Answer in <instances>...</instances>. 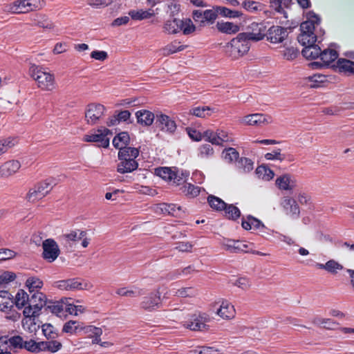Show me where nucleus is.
<instances>
[{
    "label": "nucleus",
    "mask_w": 354,
    "mask_h": 354,
    "mask_svg": "<svg viewBox=\"0 0 354 354\" xmlns=\"http://www.w3.org/2000/svg\"><path fill=\"white\" fill-rule=\"evenodd\" d=\"M29 301L28 295L24 290H19L15 296V305L19 308L21 309L25 307Z\"/></svg>",
    "instance_id": "obj_50"
},
{
    "label": "nucleus",
    "mask_w": 354,
    "mask_h": 354,
    "mask_svg": "<svg viewBox=\"0 0 354 354\" xmlns=\"http://www.w3.org/2000/svg\"><path fill=\"white\" fill-rule=\"evenodd\" d=\"M322 51L320 47L314 44L305 46L302 50V55L306 59H315L319 58Z\"/></svg>",
    "instance_id": "obj_36"
},
{
    "label": "nucleus",
    "mask_w": 354,
    "mask_h": 354,
    "mask_svg": "<svg viewBox=\"0 0 354 354\" xmlns=\"http://www.w3.org/2000/svg\"><path fill=\"white\" fill-rule=\"evenodd\" d=\"M335 71L347 75H354V62L340 58L331 66Z\"/></svg>",
    "instance_id": "obj_26"
},
{
    "label": "nucleus",
    "mask_w": 354,
    "mask_h": 354,
    "mask_svg": "<svg viewBox=\"0 0 354 354\" xmlns=\"http://www.w3.org/2000/svg\"><path fill=\"white\" fill-rule=\"evenodd\" d=\"M28 75L35 81L37 87L42 91L52 92L57 88L55 75L41 66L30 64Z\"/></svg>",
    "instance_id": "obj_1"
},
{
    "label": "nucleus",
    "mask_w": 354,
    "mask_h": 354,
    "mask_svg": "<svg viewBox=\"0 0 354 354\" xmlns=\"http://www.w3.org/2000/svg\"><path fill=\"white\" fill-rule=\"evenodd\" d=\"M33 298L38 299L39 303L36 304L33 306H25L24 310L23 311V314L24 315V318H35L36 316L38 315L39 311L41 308V307L45 305L46 303V297L41 292H36L33 295Z\"/></svg>",
    "instance_id": "obj_21"
},
{
    "label": "nucleus",
    "mask_w": 354,
    "mask_h": 354,
    "mask_svg": "<svg viewBox=\"0 0 354 354\" xmlns=\"http://www.w3.org/2000/svg\"><path fill=\"white\" fill-rule=\"evenodd\" d=\"M116 293L122 297H137L143 295L144 291L142 288L137 286L123 287L118 288Z\"/></svg>",
    "instance_id": "obj_32"
},
{
    "label": "nucleus",
    "mask_w": 354,
    "mask_h": 354,
    "mask_svg": "<svg viewBox=\"0 0 354 354\" xmlns=\"http://www.w3.org/2000/svg\"><path fill=\"white\" fill-rule=\"evenodd\" d=\"M129 15L133 20L141 21L143 19H150L155 15V12L154 10L151 8L148 10H131L129 12Z\"/></svg>",
    "instance_id": "obj_34"
},
{
    "label": "nucleus",
    "mask_w": 354,
    "mask_h": 354,
    "mask_svg": "<svg viewBox=\"0 0 354 354\" xmlns=\"http://www.w3.org/2000/svg\"><path fill=\"white\" fill-rule=\"evenodd\" d=\"M214 109L208 106L193 107L189 111V114L197 118H206L212 115Z\"/></svg>",
    "instance_id": "obj_35"
},
{
    "label": "nucleus",
    "mask_w": 354,
    "mask_h": 354,
    "mask_svg": "<svg viewBox=\"0 0 354 354\" xmlns=\"http://www.w3.org/2000/svg\"><path fill=\"white\" fill-rule=\"evenodd\" d=\"M316 266L332 274H336L339 270H342L344 268L342 265L333 259L328 261L325 264L317 263Z\"/></svg>",
    "instance_id": "obj_41"
},
{
    "label": "nucleus",
    "mask_w": 354,
    "mask_h": 354,
    "mask_svg": "<svg viewBox=\"0 0 354 354\" xmlns=\"http://www.w3.org/2000/svg\"><path fill=\"white\" fill-rule=\"evenodd\" d=\"M216 26L220 32L227 35L236 34L240 30L239 25L230 21H218Z\"/></svg>",
    "instance_id": "obj_30"
},
{
    "label": "nucleus",
    "mask_w": 354,
    "mask_h": 354,
    "mask_svg": "<svg viewBox=\"0 0 354 354\" xmlns=\"http://www.w3.org/2000/svg\"><path fill=\"white\" fill-rule=\"evenodd\" d=\"M275 185L281 191L291 192L296 187L297 181L290 174H285L276 178Z\"/></svg>",
    "instance_id": "obj_23"
},
{
    "label": "nucleus",
    "mask_w": 354,
    "mask_h": 354,
    "mask_svg": "<svg viewBox=\"0 0 354 354\" xmlns=\"http://www.w3.org/2000/svg\"><path fill=\"white\" fill-rule=\"evenodd\" d=\"M137 122L143 127H150L156 118L155 114L147 109L137 111L135 113Z\"/></svg>",
    "instance_id": "obj_27"
},
{
    "label": "nucleus",
    "mask_w": 354,
    "mask_h": 354,
    "mask_svg": "<svg viewBox=\"0 0 354 354\" xmlns=\"http://www.w3.org/2000/svg\"><path fill=\"white\" fill-rule=\"evenodd\" d=\"M42 257L48 263L55 261L60 254V249L53 239H47L42 243Z\"/></svg>",
    "instance_id": "obj_15"
},
{
    "label": "nucleus",
    "mask_w": 354,
    "mask_h": 354,
    "mask_svg": "<svg viewBox=\"0 0 354 354\" xmlns=\"http://www.w3.org/2000/svg\"><path fill=\"white\" fill-rule=\"evenodd\" d=\"M207 318L204 314H193L183 322V326L193 331H202L207 329Z\"/></svg>",
    "instance_id": "obj_16"
},
{
    "label": "nucleus",
    "mask_w": 354,
    "mask_h": 354,
    "mask_svg": "<svg viewBox=\"0 0 354 354\" xmlns=\"http://www.w3.org/2000/svg\"><path fill=\"white\" fill-rule=\"evenodd\" d=\"M338 53L330 47L322 51L319 60L310 64L312 68H319L324 67H331L335 64V61L338 57Z\"/></svg>",
    "instance_id": "obj_14"
},
{
    "label": "nucleus",
    "mask_w": 354,
    "mask_h": 354,
    "mask_svg": "<svg viewBox=\"0 0 354 354\" xmlns=\"http://www.w3.org/2000/svg\"><path fill=\"white\" fill-rule=\"evenodd\" d=\"M223 248L232 253L247 252L248 245L243 241L227 240L223 243Z\"/></svg>",
    "instance_id": "obj_28"
},
{
    "label": "nucleus",
    "mask_w": 354,
    "mask_h": 354,
    "mask_svg": "<svg viewBox=\"0 0 354 354\" xmlns=\"http://www.w3.org/2000/svg\"><path fill=\"white\" fill-rule=\"evenodd\" d=\"M22 326L25 330L30 333H35L39 328V326L36 324L35 319L34 318H24L22 320Z\"/></svg>",
    "instance_id": "obj_57"
},
{
    "label": "nucleus",
    "mask_w": 354,
    "mask_h": 354,
    "mask_svg": "<svg viewBox=\"0 0 354 354\" xmlns=\"http://www.w3.org/2000/svg\"><path fill=\"white\" fill-rule=\"evenodd\" d=\"M207 202L209 206L217 212L223 211L226 207V203L222 199L213 195L207 197Z\"/></svg>",
    "instance_id": "obj_43"
},
{
    "label": "nucleus",
    "mask_w": 354,
    "mask_h": 354,
    "mask_svg": "<svg viewBox=\"0 0 354 354\" xmlns=\"http://www.w3.org/2000/svg\"><path fill=\"white\" fill-rule=\"evenodd\" d=\"M216 10L221 16L228 18H239L243 16V13L238 10H232L227 8L223 6H218L216 8Z\"/></svg>",
    "instance_id": "obj_47"
},
{
    "label": "nucleus",
    "mask_w": 354,
    "mask_h": 354,
    "mask_svg": "<svg viewBox=\"0 0 354 354\" xmlns=\"http://www.w3.org/2000/svg\"><path fill=\"white\" fill-rule=\"evenodd\" d=\"M162 305L161 293L158 290L144 297L140 303V308L147 312L155 311L161 308Z\"/></svg>",
    "instance_id": "obj_12"
},
{
    "label": "nucleus",
    "mask_w": 354,
    "mask_h": 354,
    "mask_svg": "<svg viewBox=\"0 0 354 354\" xmlns=\"http://www.w3.org/2000/svg\"><path fill=\"white\" fill-rule=\"evenodd\" d=\"M130 137L127 132H120L118 133L113 139V145L120 151L124 150L129 143Z\"/></svg>",
    "instance_id": "obj_31"
},
{
    "label": "nucleus",
    "mask_w": 354,
    "mask_h": 354,
    "mask_svg": "<svg viewBox=\"0 0 354 354\" xmlns=\"http://www.w3.org/2000/svg\"><path fill=\"white\" fill-rule=\"evenodd\" d=\"M241 226L245 230H259L263 234L270 235V232H274V230L266 227L259 219L251 215L243 217Z\"/></svg>",
    "instance_id": "obj_17"
},
{
    "label": "nucleus",
    "mask_w": 354,
    "mask_h": 354,
    "mask_svg": "<svg viewBox=\"0 0 354 354\" xmlns=\"http://www.w3.org/2000/svg\"><path fill=\"white\" fill-rule=\"evenodd\" d=\"M17 144L18 139L15 137L10 136L0 139V157L6 153Z\"/></svg>",
    "instance_id": "obj_38"
},
{
    "label": "nucleus",
    "mask_w": 354,
    "mask_h": 354,
    "mask_svg": "<svg viewBox=\"0 0 354 354\" xmlns=\"http://www.w3.org/2000/svg\"><path fill=\"white\" fill-rule=\"evenodd\" d=\"M313 323L318 326H323L327 329H334L337 326V324L333 322L330 319L315 317L313 320Z\"/></svg>",
    "instance_id": "obj_48"
},
{
    "label": "nucleus",
    "mask_w": 354,
    "mask_h": 354,
    "mask_svg": "<svg viewBox=\"0 0 354 354\" xmlns=\"http://www.w3.org/2000/svg\"><path fill=\"white\" fill-rule=\"evenodd\" d=\"M55 286L61 290L76 291L91 290L93 288V284L77 278H72L58 281L55 282Z\"/></svg>",
    "instance_id": "obj_11"
},
{
    "label": "nucleus",
    "mask_w": 354,
    "mask_h": 354,
    "mask_svg": "<svg viewBox=\"0 0 354 354\" xmlns=\"http://www.w3.org/2000/svg\"><path fill=\"white\" fill-rule=\"evenodd\" d=\"M196 30V26L190 19H180V31L185 35H190Z\"/></svg>",
    "instance_id": "obj_46"
},
{
    "label": "nucleus",
    "mask_w": 354,
    "mask_h": 354,
    "mask_svg": "<svg viewBox=\"0 0 354 354\" xmlns=\"http://www.w3.org/2000/svg\"><path fill=\"white\" fill-rule=\"evenodd\" d=\"M204 140L210 142L212 145L218 146L217 138V130L207 129L203 131Z\"/></svg>",
    "instance_id": "obj_60"
},
{
    "label": "nucleus",
    "mask_w": 354,
    "mask_h": 354,
    "mask_svg": "<svg viewBox=\"0 0 354 354\" xmlns=\"http://www.w3.org/2000/svg\"><path fill=\"white\" fill-rule=\"evenodd\" d=\"M232 284L243 290H247L251 286V281L248 277H241L233 281Z\"/></svg>",
    "instance_id": "obj_62"
},
{
    "label": "nucleus",
    "mask_w": 354,
    "mask_h": 354,
    "mask_svg": "<svg viewBox=\"0 0 354 354\" xmlns=\"http://www.w3.org/2000/svg\"><path fill=\"white\" fill-rule=\"evenodd\" d=\"M43 335L48 339H53L57 334L54 331V327L50 324H44L41 326Z\"/></svg>",
    "instance_id": "obj_63"
},
{
    "label": "nucleus",
    "mask_w": 354,
    "mask_h": 354,
    "mask_svg": "<svg viewBox=\"0 0 354 354\" xmlns=\"http://www.w3.org/2000/svg\"><path fill=\"white\" fill-rule=\"evenodd\" d=\"M26 286L30 292L37 291L40 290L43 286V281L36 277H31L26 279Z\"/></svg>",
    "instance_id": "obj_44"
},
{
    "label": "nucleus",
    "mask_w": 354,
    "mask_h": 354,
    "mask_svg": "<svg viewBox=\"0 0 354 354\" xmlns=\"http://www.w3.org/2000/svg\"><path fill=\"white\" fill-rule=\"evenodd\" d=\"M21 167L20 161L11 159L2 162L0 165V178H8L19 172Z\"/></svg>",
    "instance_id": "obj_20"
},
{
    "label": "nucleus",
    "mask_w": 354,
    "mask_h": 354,
    "mask_svg": "<svg viewBox=\"0 0 354 354\" xmlns=\"http://www.w3.org/2000/svg\"><path fill=\"white\" fill-rule=\"evenodd\" d=\"M214 153V148L209 144L201 145L198 149V156L202 159L210 158Z\"/></svg>",
    "instance_id": "obj_45"
},
{
    "label": "nucleus",
    "mask_w": 354,
    "mask_h": 354,
    "mask_svg": "<svg viewBox=\"0 0 354 354\" xmlns=\"http://www.w3.org/2000/svg\"><path fill=\"white\" fill-rule=\"evenodd\" d=\"M16 274L10 271H0V286H5L13 281Z\"/></svg>",
    "instance_id": "obj_61"
},
{
    "label": "nucleus",
    "mask_w": 354,
    "mask_h": 354,
    "mask_svg": "<svg viewBox=\"0 0 354 354\" xmlns=\"http://www.w3.org/2000/svg\"><path fill=\"white\" fill-rule=\"evenodd\" d=\"M201 188L191 183H187L182 187V192L187 196L194 198L198 196Z\"/></svg>",
    "instance_id": "obj_53"
},
{
    "label": "nucleus",
    "mask_w": 354,
    "mask_h": 354,
    "mask_svg": "<svg viewBox=\"0 0 354 354\" xmlns=\"http://www.w3.org/2000/svg\"><path fill=\"white\" fill-rule=\"evenodd\" d=\"M79 329H83V327L80 325V323L77 321L70 320L64 324L62 332L64 333L74 334Z\"/></svg>",
    "instance_id": "obj_49"
},
{
    "label": "nucleus",
    "mask_w": 354,
    "mask_h": 354,
    "mask_svg": "<svg viewBox=\"0 0 354 354\" xmlns=\"http://www.w3.org/2000/svg\"><path fill=\"white\" fill-rule=\"evenodd\" d=\"M251 32H242L247 39L250 41H259L262 40L266 35V27L260 24L252 23L250 26Z\"/></svg>",
    "instance_id": "obj_24"
},
{
    "label": "nucleus",
    "mask_w": 354,
    "mask_h": 354,
    "mask_svg": "<svg viewBox=\"0 0 354 354\" xmlns=\"http://www.w3.org/2000/svg\"><path fill=\"white\" fill-rule=\"evenodd\" d=\"M222 154L223 158L228 162H236L239 158V152L232 147L225 149Z\"/></svg>",
    "instance_id": "obj_56"
},
{
    "label": "nucleus",
    "mask_w": 354,
    "mask_h": 354,
    "mask_svg": "<svg viewBox=\"0 0 354 354\" xmlns=\"http://www.w3.org/2000/svg\"><path fill=\"white\" fill-rule=\"evenodd\" d=\"M66 311L73 316H78L83 314L86 311V307L82 305H75L73 304L68 303L65 306Z\"/></svg>",
    "instance_id": "obj_55"
},
{
    "label": "nucleus",
    "mask_w": 354,
    "mask_h": 354,
    "mask_svg": "<svg viewBox=\"0 0 354 354\" xmlns=\"http://www.w3.org/2000/svg\"><path fill=\"white\" fill-rule=\"evenodd\" d=\"M249 50V41L243 33H239L226 45V53L232 59L243 57Z\"/></svg>",
    "instance_id": "obj_6"
},
{
    "label": "nucleus",
    "mask_w": 354,
    "mask_h": 354,
    "mask_svg": "<svg viewBox=\"0 0 354 354\" xmlns=\"http://www.w3.org/2000/svg\"><path fill=\"white\" fill-rule=\"evenodd\" d=\"M156 123L160 131L168 133H174L177 129L176 121L160 111L156 114Z\"/></svg>",
    "instance_id": "obj_18"
},
{
    "label": "nucleus",
    "mask_w": 354,
    "mask_h": 354,
    "mask_svg": "<svg viewBox=\"0 0 354 354\" xmlns=\"http://www.w3.org/2000/svg\"><path fill=\"white\" fill-rule=\"evenodd\" d=\"M139 155V150L135 147H128L124 150L119 151L117 165V171L121 174L131 173L136 170L138 163L136 158Z\"/></svg>",
    "instance_id": "obj_3"
},
{
    "label": "nucleus",
    "mask_w": 354,
    "mask_h": 354,
    "mask_svg": "<svg viewBox=\"0 0 354 354\" xmlns=\"http://www.w3.org/2000/svg\"><path fill=\"white\" fill-rule=\"evenodd\" d=\"M280 206L283 209L285 214L292 218H298L300 216V208L296 200L293 198L286 196H283L281 201Z\"/></svg>",
    "instance_id": "obj_19"
},
{
    "label": "nucleus",
    "mask_w": 354,
    "mask_h": 354,
    "mask_svg": "<svg viewBox=\"0 0 354 354\" xmlns=\"http://www.w3.org/2000/svg\"><path fill=\"white\" fill-rule=\"evenodd\" d=\"M217 138L218 140V146H222L225 142L233 141L232 134L224 129H217Z\"/></svg>",
    "instance_id": "obj_58"
},
{
    "label": "nucleus",
    "mask_w": 354,
    "mask_h": 354,
    "mask_svg": "<svg viewBox=\"0 0 354 354\" xmlns=\"http://www.w3.org/2000/svg\"><path fill=\"white\" fill-rule=\"evenodd\" d=\"M154 174L167 183L179 185L185 182L189 176L187 170H180L177 167H160L156 168Z\"/></svg>",
    "instance_id": "obj_5"
},
{
    "label": "nucleus",
    "mask_w": 354,
    "mask_h": 354,
    "mask_svg": "<svg viewBox=\"0 0 354 354\" xmlns=\"http://www.w3.org/2000/svg\"><path fill=\"white\" fill-rule=\"evenodd\" d=\"M320 19L313 12L307 13V20L300 25L301 33L298 36V41L304 46L314 44L319 35L315 34V30L319 26Z\"/></svg>",
    "instance_id": "obj_2"
},
{
    "label": "nucleus",
    "mask_w": 354,
    "mask_h": 354,
    "mask_svg": "<svg viewBox=\"0 0 354 354\" xmlns=\"http://www.w3.org/2000/svg\"><path fill=\"white\" fill-rule=\"evenodd\" d=\"M53 180L47 178L36 184L28 192L26 198L30 203H36L48 194L53 187Z\"/></svg>",
    "instance_id": "obj_8"
},
{
    "label": "nucleus",
    "mask_w": 354,
    "mask_h": 354,
    "mask_svg": "<svg viewBox=\"0 0 354 354\" xmlns=\"http://www.w3.org/2000/svg\"><path fill=\"white\" fill-rule=\"evenodd\" d=\"M41 352L48 351L55 353L62 348V344L57 340L41 341Z\"/></svg>",
    "instance_id": "obj_39"
},
{
    "label": "nucleus",
    "mask_w": 354,
    "mask_h": 354,
    "mask_svg": "<svg viewBox=\"0 0 354 354\" xmlns=\"http://www.w3.org/2000/svg\"><path fill=\"white\" fill-rule=\"evenodd\" d=\"M24 339L19 335H15L11 337L7 336L0 337V345L8 346L10 344V346L14 348L22 349Z\"/></svg>",
    "instance_id": "obj_33"
},
{
    "label": "nucleus",
    "mask_w": 354,
    "mask_h": 354,
    "mask_svg": "<svg viewBox=\"0 0 354 354\" xmlns=\"http://www.w3.org/2000/svg\"><path fill=\"white\" fill-rule=\"evenodd\" d=\"M310 87L318 88L325 86L329 82L328 76L317 73L308 77Z\"/></svg>",
    "instance_id": "obj_37"
},
{
    "label": "nucleus",
    "mask_w": 354,
    "mask_h": 354,
    "mask_svg": "<svg viewBox=\"0 0 354 354\" xmlns=\"http://www.w3.org/2000/svg\"><path fill=\"white\" fill-rule=\"evenodd\" d=\"M44 0H15L4 6V11L12 14H26L41 9Z\"/></svg>",
    "instance_id": "obj_4"
},
{
    "label": "nucleus",
    "mask_w": 354,
    "mask_h": 354,
    "mask_svg": "<svg viewBox=\"0 0 354 354\" xmlns=\"http://www.w3.org/2000/svg\"><path fill=\"white\" fill-rule=\"evenodd\" d=\"M267 39L272 44L282 43L288 37L287 30L279 26H273L267 31Z\"/></svg>",
    "instance_id": "obj_22"
},
{
    "label": "nucleus",
    "mask_w": 354,
    "mask_h": 354,
    "mask_svg": "<svg viewBox=\"0 0 354 354\" xmlns=\"http://www.w3.org/2000/svg\"><path fill=\"white\" fill-rule=\"evenodd\" d=\"M240 169L244 173H248L254 169L253 162L247 158H242L240 160Z\"/></svg>",
    "instance_id": "obj_64"
},
{
    "label": "nucleus",
    "mask_w": 354,
    "mask_h": 354,
    "mask_svg": "<svg viewBox=\"0 0 354 354\" xmlns=\"http://www.w3.org/2000/svg\"><path fill=\"white\" fill-rule=\"evenodd\" d=\"M273 122L271 115L261 113L245 115L239 119V123L243 126L263 127Z\"/></svg>",
    "instance_id": "obj_10"
},
{
    "label": "nucleus",
    "mask_w": 354,
    "mask_h": 354,
    "mask_svg": "<svg viewBox=\"0 0 354 354\" xmlns=\"http://www.w3.org/2000/svg\"><path fill=\"white\" fill-rule=\"evenodd\" d=\"M41 342H36L32 339H26L24 342L23 348L24 349L34 353H38L41 352L40 347Z\"/></svg>",
    "instance_id": "obj_51"
},
{
    "label": "nucleus",
    "mask_w": 354,
    "mask_h": 354,
    "mask_svg": "<svg viewBox=\"0 0 354 354\" xmlns=\"http://www.w3.org/2000/svg\"><path fill=\"white\" fill-rule=\"evenodd\" d=\"M226 218L230 220H236L241 216V211L239 209L233 205H227L226 207L223 209Z\"/></svg>",
    "instance_id": "obj_54"
},
{
    "label": "nucleus",
    "mask_w": 354,
    "mask_h": 354,
    "mask_svg": "<svg viewBox=\"0 0 354 354\" xmlns=\"http://www.w3.org/2000/svg\"><path fill=\"white\" fill-rule=\"evenodd\" d=\"M196 295V290L192 287H183L178 289L174 295L178 297H192Z\"/></svg>",
    "instance_id": "obj_59"
},
{
    "label": "nucleus",
    "mask_w": 354,
    "mask_h": 354,
    "mask_svg": "<svg viewBox=\"0 0 354 354\" xmlns=\"http://www.w3.org/2000/svg\"><path fill=\"white\" fill-rule=\"evenodd\" d=\"M13 299L11 294L6 290L0 291V310L6 311L13 306Z\"/></svg>",
    "instance_id": "obj_40"
},
{
    "label": "nucleus",
    "mask_w": 354,
    "mask_h": 354,
    "mask_svg": "<svg viewBox=\"0 0 354 354\" xmlns=\"http://www.w3.org/2000/svg\"><path fill=\"white\" fill-rule=\"evenodd\" d=\"M163 29L168 34H177L180 32V19H173L167 20L163 26Z\"/></svg>",
    "instance_id": "obj_42"
},
{
    "label": "nucleus",
    "mask_w": 354,
    "mask_h": 354,
    "mask_svg": "<svg viewBox=\"0 0 354 354\" xmlns=\"http://www.w3.org/2000/svg\"><path fill=\"white\" fill-rule=\"evenodd\" d=\"M281 53L284 59L292 61L299 55V51L293 46H284L283 49L281 50Z\"/></svg>",
    "instance_id": "obj_52"
},
{
    "label": "nucleus",
    "mask_w": 354,
    "mask_h": 354,
    "mask_svg": "<svg viewBox=\"0 0 354 354\" xmlns=\"http://www.w3.org/2000/svg\"><path fill=\"white\" fill-rule=\"evenodd\" d=\"M216 313L223 319L231 320L236 316V310L232 303L223 300Z\"/></svg>",
    "instance_id": "obj_25"
},
{
    "label": "nucleus",
    "mask_w": 354,
    "mask_h": 354,
    "mask_svg": "<svg viewBox=\"0 0 354 354\" xmlns=\"http://www.w3.org/2000/svg\"><path fill=\"white\" fill-rule=\"evenodd\" d=\"M106 108L100 103L92 102L88 104L85 109V120L89 125L99 124L105 116Z\"/></svg>",
    "instance_id": "obj_9"
},
{
    "label": "nucleus",
    "mask_w": 354,
    "mask_h": 354,
    "mask_svg": "<svg viewBox=\"0 0 354 354\" xmlns=\"http://www.w3.org/2000/svg\"><path fill=\"white\" fill-rule=\"evenodd\" d=\"M62 238L69 245L75 244L77 241H81V245L84 248H86L91 242V239L88 237L86 231L80 229L71 230L64 234Z\"/></svg>",
    "instance_id": "obj_13"
},
{
    "label": "nucleus",
    "mask_w": 354,
    "mask_h": 354,
    "mask_svg": "<svg viewBox=\"0 0 354 354\" xmlns=\"http://www.w3.org/2000/svg\"><path fill=\"white\" fill-rule=\"evenodd\" d=\"M112 134L110 129L101 127L95 129L84 135L82 140L86 142H96L99 147L107 148L109 146L110 138Z\"/></svg>",
    "instance_id": "obj_7"
},
{
    "label": "nucleus",
    "mask_w": 354,
    "mask_h": 354,
    "mask_svg": "<svg viewBox=\"0 0 354 354\" xmlns=\"http://www.w3.org/2000/svg\"><path fill=\"white\" fill-rule=\"evenodd\" d=\"M186 46L183 45L178 40H174L160 48L161 54L163 56H169L170 55L182 51L186 48Z\"/></svg>",
    "instance_id": "obj_29"
}]
</instances>
